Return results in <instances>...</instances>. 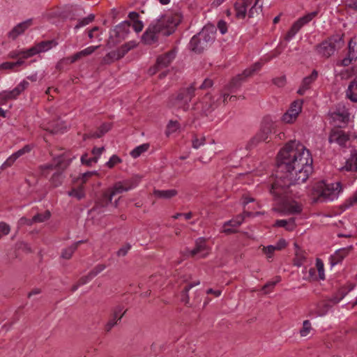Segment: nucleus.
I'll return each instance as SVG.
<instances>
[{
	"label": "nucleus",
	"mask_w": 357,
	"mask_h": 357,
	"mask_svg": "<svg viewBox=\"0 0 357 357\" xmlns=\"http://www.w3.org/2000/svg\"><path fill=\"white\" fill-rule=\"evenodd\" d=\"M98 47H99V45L90 46L80 52L75 53V54H73L71 56L63 58L58 62V63L56 64V68L61 70H62L63 66L64 65H69L70 63H75L77 61H78L79 59H80L81 58L91 54Z\"/></svg>",
	"instance_id": "ddd939ff"
},
{
	"label": "nucleus",
	"mask_w": 357,
	"mask_h": 357,
	"mask_svg": "<svg viewBox=\"0 0 357 357\" xmlns=\"http://www.w3.org/2000/svg\"><path fill=\"white\" fill-rule=\"evenodd\" d=\"M355 205H357V192L345 200L342 205V208L346 210Z\"/></svg>",
	"instance_id": "37998d69"
},
{
	"label": "nucleus",
	"mask_w": 357,
	"mask_h": 357,
	"mask_svg": "<svg viewBox=\"0 0 357 357\" xmlns=\"http://www.w3.org/2000/svg\"><path fill=\"white\" fill-rule=\"evenodd\" d=\"M331 118L337 127L342 128L347 124L349 119V113L344 108L338 109L331 114Z\"/></svg>",
	"instance_id": "6ab92c4d"
},
{
	"label": "nucleus",
	"mask_w": 357,
	"mask_h": 357,
	"mask_svg": "<svg viewBox=\"0 0 357 357\" xmlns=\"http://www.w3.org/2000/svg\"><path fill=\"white\" fill-rule=\"evenodd\" d=\"M10 231V226L4 222H0V238L9 234Z\"/></svg>",
	"instance_id": "680f3d73"
},
{
	"label": "nucleus",
	"mask_w": 357,
	"mask_h": 357,
	"mask_svg": "<svg viewBox=\"0 0 357 357\" xmlns=\"http://www.w3.org/2000/svg\"><path fill=\"white\" fill-rule=\"evenodd\" d=\"M318 15V11H313L306 14L305 15L298 18L291 25L289 30L286 33L284 39L286 41L291 40L294 36L301 30V29L311 20H312Z\"/></svg>",
	"instance_id": "9d476101"
},
{
	"label": "nucleus",
	"mask_w": 357,
	"mask_h": 357,
	"mask_svg": "<svg viewBox=\"0 0 357 357\" xmlns=\"http://www.w3.org/2000/svg\"><path fill=\"white\" fill-rule=\"evenodd\" d=\"M149 144H143L135 148L130 152V155L134 158H137L139 157L142 153L146 152L149 149Z\"/></svg>",
	"instance_id": "e433bc0d"
},
{
	"label": "nucleus",
	"mask_w": 357,
	"mask_h": 357,
	"mask_svg": "<svg viewBox=\"0 0 357 357\" xmlns=\"http://www.w3.org/2000/svg\"><path fill=\"white\" fill-rule=\"evenodd\" d=\"M318 73L316 70H313L312 73L309 75L303 78L302 81V84L304 87H306L307 89L310 88L311 84L317 79Z\"/></svg>",
	"instance_id": "f704fd0d"
},
{
	"label": "nucleus",
	"mask_w": 357,
	"mask_h": 357,
	"mask_svg": "<svg viewBox=\"0 0 357 357\" xmlns=\"http://www.w3.org/2000/svg\"><path fill=\"white\" fill-rule=\"evenodd\" d=\"M273 83L278 87H283L286 84V77L284 75L273 78Z\"/></svg>",
	"instance_id": "0e129e2a"
},
{
	"label": "nucleus",
	"mask_w": 357,
	"mask_h": 357,
	"mask_svg": "<svg viewBox=\"0 0 357 357\" xmlns=\"http://www.w3.org/2000/svg\"><path fill=\"white\" fill-rule=\"evenodd\" d=\"M121 59L119 58V56L116 52V50H114L112 52H109L107 53L104 57H103V62L107 64H109L114 61Z\"/></svg>",
	"instance_id": "a19ab883"
},
{
	"label": "nucleus",
	"mask_w": 357,
	"mask_h": 357,
	"mask_svg": "<svg viewBox=\"0 0 357 357\" xmlns=\"http://www.w3.org/2000/svg\"><path fill=\"white\" fill-rule=\"evenodd\" d=\"M137 186L136 182L132 179H126L116 182L112 188H109L113 195L127 192Z\"/></svg>",
	"instance_id": "f3484780"
},
{
	"label": "nucleus",
	"mask_w": 357,
	"mask_h": 357,
	"mask_svg": "<svg viewBox=\"0 0 357 357\" xmlns=\"http://www.w3.org/2000/svg\"><path fill=\"white\" fill-rule=\"evenodd\" d=\"M260 0H255V3L250 8L248 15L249 18H252L256 15H258L260 12L262 11V5H259Z\"/></svg>",
	"instance_id": "c9c22d12"
},
{
	"label": "nucleus",
	"mask_w": 357,
	"mask_h": 357,
	"mask_svg": "<svg viewBox=\"0 0 357 357\" xmlns=\"http://www.w3.org/2000/svg\"><path fill=\"white\" fill-rule=\"evenodd\" d=\"M131 23L129 21H123L119 25L116 26L114 31L117 37H124L129 33V29Z\"/></svg>",
	"instance_id": "7c9ffc66"
},
{
	"label": "nucleus",
	"mask_w": 357,
	"mask_h": 357,
	"mask_svg": "<svg viewBox=\"0 0 357 357\" xmlns=\"http://www.w3.org/2000/svg\"><path fill=\"white\" fill-rule=\"evenodd\" d=\"M106 266L105 264H98L89 273L93 278H95L98 274L105 270Z\"/></svg>",
	"instance_id": "e2e57ef3"
},
{
	"label": "nucleus",
	"mask_w": 357,
	"mask_h": 357,
	"mask_svg": "<svg viewBox=\"0 0 357 357\" xmlns=\"http://www.w3.org/2000/svg\"><path fill=\"white\" fill-rule=\"evenodd\" d=\"M33 149V146L30 144L25 145L23 148L20 149L17 151L13 153L15 158H19L25 153H29Z\"/></svg>",
	"instance_id": "864d4df0"
},
{
	"label": "nucleus",
	"mask_w": 357,
	"mask_h": 357,
	"mask_svg": "<svg viewBox=\"0 0 357 357\" xmlns=\"http://www.w3.org/2000/svg\"><path fill=\"white\" fill-rule=\"evenodd\" d=\"M311 330V324L309 320H305L303 323V328L300 331L301 336H307Z\"/></svg>",
	"instance_id": "6e6d98bb"
},
{
	"label": "nucleus",
	"mask_w": 357,
	"mask_h": 357,
	"mask_svg": "<svg viewBox=\"0 0 357 357\" xmlns=\"http://www.w3.org/2000/svg\"><path fill=\"white\" fill-rule=\"evenodd\" d=\"M16 97L14 93H13V91H4L0 93V105H5L8 100L15 99Z\"/></svg>",
	"instance_id": "58836bf2"
},
{
	"label": "nucleus",
	"mask_w": 357,
	"mask_h": 357,
	"mask_svg": "<svg viewBox=\"0 0 357 357\" xmlns=\"http://www.w3.org/2000/svg\"><path fill=\"white\" fill-rule=\"evenodd\" d=\"M302 109V104L298 101H294L291 103L289 109L287 111L289 113L295 114L298 115V114L301 112Z\"/></svg>",
	"instance_id": "3c124183"
},
{
	"label": "nucleus",
	"mask_w": 357,
	"mask_h": 357,
	"mask_svg": "<svg viewBox=\"0 0 357 357\" xmlns=\"http://www.w3.org/2000/svg\"><path fill=\"white\" fill-rule=\"evenodd\" d=\"M277 227H284L286 230L291 231L295 229L296 225L295 223V218H291L287 220H277L273 225Z\"/></svg>",
	"instance_id": "cd10ccee"
},
{
	"label": "nucleus",
	"mask_w": 357,
	"mask_h": 357,
	"mask_svg": "<svg viewBox=\"0 0 357 357\" xmlns=\"http://www.w3.org/2000/svg\"><path fill=\"white\" fill-rule=\"evenodd\" d=\"M353 249V246H347L337 250L333 255L330 257V263L331 266H335L340 263L351 252Z\"/></svg>",
	"instance_id": "4be33fe9"
},
{
	"label": "nucleus",
	"mask_w": 357,
	"mask_h": 357,
	"mask_svg": "<svg viewBox=\"0 0 357 357\" xmlns=\"http://www.w3.org/2000/svg\"><path fill=\"white\" fill-rule=\"evenodd\" d=\"M111 128L112 125L110 123H104L98 128L97 131L84 134L83 136V139L86 140V139L90 138H100L109 130H110Z\"/></svg>",
	"instance_id": "a878e982"
},
{
	"label": "nucleus",
	"mask_w": 357,
	"mask_h": 357,
	"mask_svg": "<svg viewBox=\"0 0 357 357\" xmlns=\"http://www.w3.org/2000/svg\"><path fill=\"white\" fill-rule=\"evenodd\" d=\"M76 250V245L72 244L62 250L61 257L65 259H70Z\"/></svg>",
	"instance_id": "79ce46f5"
},
{
	"label": "nucleus",
	"mask_w": 357,
	"mask_h": 357,
	"mask_svg": "<svg viewBox=\"0 0 357 357\" xmlns=\"http://www.w3.org/2000/svg\"><path fill=\"white\" fill-rule=\"evenodd\" d=\"M349 139V135L344 131L339 129H333L330 132L328 142L331 144L336 143L341 147H345Z\"/></svg>",
	"instance_id": "dca6fc26"
},
{
	"label": "nucleus",
	"mask_w": 357,
	"mask_h": 357,
	"mask_svg": "<svg viewBox=\"0 0 357 357\" xmlns=\"http://www.w3.org/2000/svg\"><path fill=\"white\" fill-rule=\"evenodd\" d=\"M243 221L244 217L243 215H237L234 219L224 223L222 232L226 234H231L237 232L236 229L233 227H239Z\"/></svg>",
	"instance_id": "412c9836"
},
{
	"label": "nucleus",
	"mask_w": 357,
	"mask_h": 357,
	"mask_svg": "<svg viewBox=\"0 0 357 357\" xmlns=\"http://www.w3.org/2000/svg\"><path fill=\"white\" fill-rule=\"evenodd\" d=\"M199 281H197V282H194L192 283H190L188 284H187L183 289V296H185V298H183V301L185 302V303H188V291H190V289L191 288H192L193 287L196 286V285H198L199 284Z\"/></svg>",
	"instance_id": "603ef678"
},
{
	"label": "nucleus",
	"mask_w": 357,
	"mask_h": 357,
	"mask_svg": "<svg viewBox=\"0 0 357 357\" xmlns=\"http://www.w3.org/2000/svg\"><path fill=\"white\" fill-rule=\"evenodd\" d=\"M33 24L32 20L29 19L17 24L8 33V36L13 40L18 36L23 33L26 29L31 26Z\"/></svg>",
	"instance_id": "393cba45"
},
{
	"label": "nucleus",
	"mask_w": 357,
	"mask_h": 357,
	"mask_svg": "<svg viewBox=\"0 0 357 357\" xmlns=\"http://www.w3.org/2000/svg\"><path fill=\"white\" fill-rule=\"evenodd\" d=\"M188 256L194 257L199 255V258H205L208 255V247L204 238H198L195 241V248L188 250Z\"/></svg>",
	"instance_id": "2eb2a0df"
},
{
	"label": "nucleus",
	"mask_w": 357,
	"mask_h": 357,
	"mask_svg": "<svg viewBox=\"0 0 357 357\" xmlns=\"http://www.w3.org/2000/svg\"><path fill=\"white\" fill-rule=\"evenodd\" d=\"M276 250L275 246L273 245H268L267 247L263 248V252L266 255L268 258H271L273 252Z\"/></svg>",
	"instance_id": "774afa93"
},
{
	"label": "nucleus",
	"mask_w": 357,
	"mask_h": 357,
	"mask_svg": "<svg viewBox=\"0 0 357 357\" xmlns=\"http://www.w3.org/2000/svg\"><path fill=\"white\" fill-rule=\"evenodd\" d=\"M340 169L347 172H357V151L351 153L350 158L347 160L345 165Z\"/></svg>",
	"instance_id": "bb28decb"
},
{
	"label": "nucleus",
	"mask_w": 357,
	"mask_h": 357,
	"mask_svg": "<svg viewBox=\"0 0 357 357\" xmlns=\"http://www.w3.org/2000/svg\"><path fill=\"white\" fill-rule=\"evenodd\" d=\"M24 63V61L21 59L15 62H3L0 65L1 70H13L15 67L20 66Z\"/></svg>",
	"instance_id": "4c0bfd02"
},
{
	"label": "nucleus",
	"mask_w": 357,
	"mask_h": 357,
	"mask_svg": "<svg viewBox=\"0 0 357 357\" xmlns=\"http://www.w3.org/2000/svg\"><path fill=\"white\" fill-rule=\"evenodd\" d=\"M51 213L49 211H45L43 213H38L33 218L35 222H43L50 218Z\"/></svg>",
	"instance_id": "09e8293b"
},
{
	"label": "nucleus",
	"mask_w": 357,
	"mask_h": 357,
	"mask_svg": "<svg viewBox=\"0 0 357 357\" xmlns=\"http://www.w3.org/2000/svg\"><path fill=\"white\" fill-rule=\"evenodd\" d=\"M273 122L268 119L263 120L259 131L252 138V142L258 143L266 141L272 132Z\"/></svg>",
	"instance_id": "4468645a"
},
{
	"label": "nucleus",
	"mask_w": 357,
	"mask_h": 357,
	"mask_svg": "<svg viewBox=\"0 0 357 357\" xmlns=\"http://www.w3.org/2000/svg\"><path fill=\"white\" fill-rule=\"evenodd\" d=\"M348 54L351 59H357V43L353 39L349 43Z\"/></svg>",
	"instance_id": "c03bdc74"
},
{
	"label": "nucleus",
	"mask_w": 357,
	"mask_h": 357,
	"mask_svg": "<svg viewBox=\"0 0 357 357\" xmlns=\"http://www.w3.org/2000/svg\"><path fill=\"white\" fill-rule=\"evenodd\" d=\"M215 29L213 26H204L191 38L189 48L196 54L202 53L215 41Z\"/></svg>",
	"instance_id": "39448f33"
},
{
	"label": "nucleus",
	"mask_w": 357,
	"mask_h": 357,
	"mask_svg": "<svg viewBox=\"0 0 357 357\" xmlns=\"http://www.w3.org/2000/svg\"><path fill=\"white\" fill-rule=\"evenodd\" d=\"M343 43L342 36L333 35L316 45L317 52L321 56L328 58L333 55L336 49V43Z\"/></svg>",
	"instance_id": "6e6552de"
},
{
	"label": "nucleus",
	"mask_w": 357,
	"mask_h": 357,
	"mask_svg": "<svg viewBox=\"0 0 357 357\" xmlns=\"http://www.w3.org/2000/svg\"><path fill=\"white\" fill-rule=\"evenodd\" d=\"M341 190L340 182L327 184L321 181L312 185L310 196L313 202L332 201L337 198Z\"/></svg>",
	"instance_id": "f03ea898"
},
{
	"label": "nucleus",
	"mask_w": 357,
	"mask_h": 357,
	"mask_svg": "<svg viewBox=\"0 0 357 357\" xmlns=\"http://www.w3.org/2000/svg\"><path fill=\"white\" fill-rule=\"evenodd\" d=\"M313 160L310 151L300 142L290 141L277 155L275 181L271 185L273 193H287L292 185L307 181L313 171Z\"/></svg>",
	"instance_id": "f257e3e1"
},
{
	"label": "nucleus",
	"mask_w": 357,
	"mask_h": 357,
	"mask_svg": "<svg viewBox=\"0 0 357 357\" xmlns=\"http://www.w3.org/2000/svg\"><path fill=\"white\" fill-rule=\"evenodd\" d=\"M347 97L354 102H357V79L351 82L347 90Z\"/></svg>",
	"instance_id": "2f4dec72"
},
{
	"label": "nucleus",
	"mask_w": 357,
	"mask_h": 357,
	"mask_svg": "<svg viewBox=\"0 0 357 357\" xmlns=\"http://www.w3.org/2000/svg\"><path fill=\"white\" fill-rule=\"evenodd\" d=\"M253 0H236L234 7L235 10V16L237 19H245L248 13L247 10Z\"/></svg>",
	"instance_id": "aec40b11"
},
{
	"label": "nucleus",
	"mask_w": 357,
	"mask_h": 357,
	"mask_svg": "<svg viewBox=\"0 0 357 357\" xmlns=\"http://www.w3.org/2000/svg\"><path fill=\"white\" fill-rule=\"evenodd\" d=\"M95 19V15L93 14L89 15L86 17H84L82 20H79L78 23L75 25V29H78L82 26H84L89 23L92 22Z\"/></svg>",
	"instance_id": "a18cd8bd"
},
{
	"label": "nucleus",
	"mask_w": 357,
	"mask_h": 357,
	"mask_svg": "<svg viewBox=\"0 0 357 357\" xmlns=\"http://www.w3.org/2000/svg\"><path fill=\"white\" fill-rule=\"evenodd\" d=\"M218 107V103L211 95L207 93L201 101L196 102L193 109L198 110L200 115L207 116Z\"/></svg>",
	"instance_id": "9b49d317"
},
{
	"label": "nucleus",
	"mask_w": 357,
	"mask_h": 357,
	"mask_svg": "<svg viewBox=\"0 0 357 357\" xmlns=\"http://www.w3.org/2000/svg\"><path fill=\"white\" fill-rule=\"evenodd\" d=\"M121 159L116 155H113L106 163V165L109 168H113L116 165L121 162Z\"/></svg>",
	"instance_id": "bf43d9fd"
},
{
	"label": "nucleus",
	"mask_w": 357,
	"mask_h": 357,
	"mask_svg": "<svg viewBox=\"0 0 357 357\" xmlns=\"http://www.w3.org/2000/svg\"><path fill=\"white\" fill-rule=\"evenodd\" d=\"M182 20L183 15L181 13L170 12L162 15L155 21L162 30L163 35L169 36L175 31L176 28L181 22Z\"/></svg>",
	"instance_id": "423d86ee"
},
{
	"label": "nucleus",
	"mask_w": 357,
	"mask_h": 357,
	"mask_svg": "<svg viewBox=\"0 0 357 357\" xmlns=\"http://www.w3.org/2000/svg\"><path fill=\"white\" fill-rule=\"evenodd\" d=\"M178 194V192L175 189L160 190H155L153 191V195L158 197L161 199H171L172 197L176 196Z\"/></svg>",
	"instance_id": "72a5a7b5"
},
{
	"label": "nucleus",
	"mask_w": 357,
	"mask_h": 357,
	"mask_svg": "<svg viewBox=\"0 0 357 357\" xmlns=\"http://www.w3.org/2000/svg\"><path fill=\"white\" fill-rule=\"evenodd\" d=\"M316 266L317 269L319 273V277L320 280H324L325 275H324V264L322 261L320 259H317L316 260Z\"/></svg>",
	"instance_id": "4d7b16f0"
},
{
	"label": "nucleus",
	"mask_w": 357,
	"mask_h": 357,
	"mask_svg": "<svg viewBox=\"0 0 357 357\" xmlns=\"http://www.w3.org/2000/svg\"><path fill=\"white\" fill-rule=\"evenodd\" d=\"M353 286H351L347 291L340 290V294H341V296L340 298L335 296L329 300H324L319 301V303H317L315 308L314 310H312L310 312L314 313L316 316H324L332 307V306L339 303L348 293V291H351L353 289Z\"/></svg>",
	"instance_id": "1a4fd4ad"
},
{
	"label": "nucleus",
	"mask_w": 357,
	"mask_h": 357,
	"mask_svg": "<svg viewBox=\"0 0 357 357\" xmlns=\"http://www.w3.org/2000/svg\"><path fill=\"white\" fill-rule=\"evenodd\" d=\"M297 116H298V115H296L295 114H291V113H289V112H287L282 116V119L284 122H285L287 123H291L296 119Z\"/></svg>",
	"instance_id": "052dcab7"
},
{
	"label": "nucleus",
	"mask_w": 357,
	"mask_h": 357,
	"mask_svg": "<svg viewBox=\"0 0 357 357\" xmlns=\"http://www.w3.org/2000/svg\"><path fill=\"white\" fill-rule=\"evenodd\" d=\"M196 84L192 83L188 87L180 89L175 94L172 95L168 100V106L171 108L188 111L190 102L195 96Z\"/></svg>",
	"instance_id": "20e7f679"
},
{
	"label": "nucleus",
	"mask_w": 357,
	"mask_h": 357,
	"mask_svg": "<svg viewBox=\"0 0 357 357\" xmlns=\"http://www.w3.org/2000/svg\"><path fill=\"white\" fill-rule=\"evenodd\" d=\"M68 194L70 197H76L78 200H80L85 197V192L84 191V188L82 185H81L78 188L72 189L70 191L68 192Z\"/></svg>",
	"instance_id": "ea45409f"
},
{
	"label": "nucleus",
	"mask_w": 357,
	"mask_h": 357,
	"mask_svg": "<svg viewBox=\"0 0 357 357\" xmlns=\"http://www.w3.org/2000/svg\"><path fill=\"white\" fill-rule=\"evenodd\" d=\"M98 161V157L94 156L92 158H88L87 154H84L81 157V162L82 164H85L87 166H91L92 163H96Z\"/></svg>",
	"instance_id": "13d9d810"
},
{
	"label": "nucleus",
	"mask_w": 357,
	"mask_h": 357,
	"mask_svg": "<svg viewBox=\"0 0 357 357\" xmlns=\"http://www.w3.org/2000/svg\"><path fill=\"white\" fill-rule=\"evenodd\" d=\"M176 57V51L172 50L162 55H160L156 60L158 66L162 69L168 67Z\"/></svg>",
	"instance_id": "5701e85b"
},
{
	"label": "nucleus",
	"mask_w": 357,
	"mask_h": 357,
	"mask_svg": "<svg viewBox=\"0 0 357 357\" xmlns=\"http://www.w3.org/2000/svg\"><path fill=\"white\" fill-rule=\"evenodd\" d=\"M133 47L134 45H130V43H126L121 45L119 49L116 50L119 58H123Z\"/></svg>",
	"instance_id": "8fccbe9b"
},
{
	"label": "nucleus",
	"mask_w": 357,
	"mask_h": 357,
	"mask_svg": "<svg viewBox=\"0 0 357 357\" xmlns=\"http://www.w3.org/2000/svg\"><path fill=\"white\" fill-rule=\"evenodd\" d=\"M70 162L63 161L62 158L54 159L52 162L40 165L39 169L43 176L47 177L49 174L55 171L50 179V182L52 187L56 188L60 186L63 180V171L67 168Z\"/></svg>",
	"instance_id": "7ed1b4c3"
},
{
	"label": "nucleus",
	"mask_w": 357,
	"mask_h": 357,
	"mask_svg": "<svg viewBox=\"0 0 357 357\" xmlns=\"http://www.w3.org/2000/svg\"><path fill=\"white\" fill-rule=\"evenodd\" d=\"M297 248L295 253V257L294 258V264L298 267L303 266L307 260V253L298 248V245L295 244Z\"/></svg>",
	"instance_id": "c756f323"
},
{
	"label": "nucleus",
	"mask_w": 357,
	"mask_h": 357,
	"mask_svg": "<svg viewBox=\"0 0 357 357\" xmlns=\"http://www.w3.org/2000/svg\"><path fill=\"white\" fill-rule=\"evenodd\" d=\"M130 248L131 245L129 243H127L117 251L116 255L119 257L126 256Z\"/></svg>",
	"instance_id": "338daca9"
},
{
	"label": "nucleus",
	"mask_w": 357,
	"mask_h": 357,
	"mask_svg": "<svg viewBox=\"0 0 357 357\" xmlns=\"http://www.w3.org/2000/svg\"><path fill=\"white\" fill-rule=\"evenodd\" d=\"M56 43L54 40H44L36 44L33 46V48L36 50V53L37 54L52 49L53 46L56 45Z\"/></svg>",
	"instance_id": "c85d7f7f"
},
{
	"label": "nucleus",
	"mask_w": 357,
	"mask_h": 357,
	"mask_svg": "<svg viewBox=\"0 0 357 357\" xmlns=\"http://www.w3.org/2000/svg\"><path fill=\"white\" fill-rule=\"evenodd\" d=\"M206 142V137L204 136H202L201 137H198L197 135H193V138L192 139V148L197 149L201 146H203Z\"/></svg>",
	"instance_id": "de8ad7c7"
},
{
	"label": "nucleus",
	"mask_w": 357,
	"mask_h": 357,
	"mask_svg": "<svg viewBox=\"0 0 357 357\" xmlns=\"http://www.w3.org/2000/svg\"><path fill=\"white\" fill-rule=\"evenodd\" d=\"M270 192L273 196L274 199L278 202V204L282 206V210L285 214H299L302 212L303 206L301 204L295 201H288L289 197V188H288L287 192L284 195L281 193H278V195L275 194L271 192V189L270 190Z\"/></svg>",
	"instance_id": "0eeeda50"
},
{
	"label": "nucleus",
	"mask_w": 357,
	"mask_h": 357,
	"mask_svg": "<svg viewBox=\"0 0 357 357\" xmlns=\"http://www.w3.org/2000/svg\"><path fill=\"white\" fill-rule=\"evenodd\" d=\"M113 197L114 195L109 188L105 190L96 200L95 208H104L107 206L112 202Z\"/></svg>",
	"instance_id": "b1692460"
},
{
	"label": "nucleus",
	"mask_w": 357,
	"mask_h": 357,
	"mask_svg": "<svg viewBox=\"0 0 357 357\" xmlns=\"http://www.w3.org/2000/svg\"><path fill=\"white\" fill-rule=\"evenodd\" d=\"M162 33L155 21L152 22L142 36V41L146 45H152L158 41L159 35Z\"/></svg>",
	"instance_id": "f8f14e48"
},
{
	"label": "nucleus",
	"mask_w": 357,
	"mask_h": 357,
	"mask_svg": "<svg viewBox=\"0 0 357 357\" xmlns=\"http://www.w3.org/2000/svg\"><path fill=\"white\" fill-rule=\"evenodd\" d=\"M20 54H21V57L20 59H21L22 61L36 54V50L33 48V47L26 50H20Z\"/></svg>",
	"instance_id": "5fc2aeb1"
},
{
	"label": "nucleus",
	"mask_w": 357,
	"mask_h": 357,
	"mask_svg": "<svg viewBox=\"0 0 357 357\" xmlns=\"http://www.w3.org/2000/svg\"><path fill=\"white\" fill-rule=\"evenodd\" d=\"M93 175H98V172L96 171L93 172H86L82 174V185L86 183L89 178H91Z\"/></svg>",
	"instance_id": "69168bd1"
},
{
	"label": "nucleus",
	"mask_w": 357,
	"mask_h": 357,
	"mask_svg": "<svg viewBox=\"0 0 357 357\" xmlns=\"http://www.w3.org/2000/svg\"><path fill=\"white\" fill-rule=\"evenodd\" d=\"M243 78L242 75H238L233 77L230 82L227 84L226 88L231 93L235 92L241 86L243 82Z\"/></svg>",
	"instance_id": "473e14b6"
},
{
	"label": "nucleus",
	"mask_w": 357,
	"mask_h": 357,
	"mask_svg": "<svg viewBox=\"0 0 357 357\" xmlns=\"http://www.w3.org/2000/svg\"><path fill=\"white\" fill-rule=\"evenodd\" d=\"M126 310H123V307L117 305L112 310V314L107 323L105 324V330L109 332L116 326L118 321H121Z\"/></svg>",
	"instance_id": "a211bd4d"
},
{
	"label": "nucleus",
	"mask_w": 357,
	"mask_h": 357,
	"mask_svg": "<svg viewBox=\"0 0 357 357\" xmlns=\"http://www.w3.org/2000/svg\"><path fill=\"white\" fill-rule=\"evenodd\" d=\"M29 83L27 81H22L15 88H14L12 90L13 93H14L15 97L17 98L22 91H24L29 86Z\"/></svg>",
	"instance_id": "49530a36"
}]
</instances>
